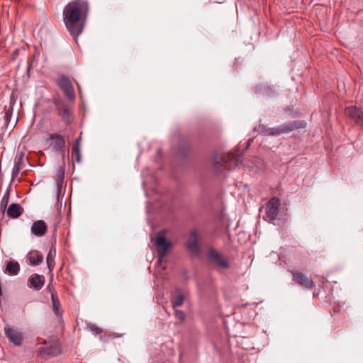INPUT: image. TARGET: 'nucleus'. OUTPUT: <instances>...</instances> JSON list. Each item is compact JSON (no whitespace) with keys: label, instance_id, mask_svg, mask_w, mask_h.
I'll use <instances>...</instances> for the list:
<instances>
[{"label":"nucleus","instance_id":"obj_1","mask_svg":"<svg viewBox=\"0 0 363 363\" xmlns=\"http://www.w3.org/2000/svg\"><path fill=\"white\" fill-rule=\"evenodd\" d=\"M89 11V4L87 0H73L64 7L63 21L74 38H77L83 31Z\"/></svg>","mask_w":363,"mask_h":363},{"label":"nucleus","instance_id":"obj_2","mask_svg":"<svg viewBox=\"0 0 363 363\" xmlns=\"http://www.w3.org/2000/svg\"><path fill=\"white\" fill-rule=\"evenodd\" d=\"M306 122L305 121H294L290 123L281 124L277 127L269 128L265 125H259L257 130L260 134L264 136H278L281 134L289 133L298 129L306 128Z\"/></svg>","mask_w":363,"mask_h":363},{"label":"nucleus","instance_id":"obj_3","mask_svg":"<svg viewBox=\"0 0 363 363\" xmlns=\"http://www.w3.org/2000/svg\"><path fill=\"white\" fill-rule=\"evenodd\" d=\"M241 164V157L235 156V155L232 152L226 155H217L213 160V166L216 169H218L223 166L238 167Z\"/></svg>","mask_w":363,"mask_h":363},{"label":"nucleus","instance_id":"obj_4","mask_svg":"<svg viewBox=\"0 0 363 363\" xmlns=\"http://www.w3.org/2000/svg\"><path fill=\"white\" fill-rule=\"evenodd\" d=\"M4 334L9 342L14 346H21L23 343L24 335L18 328H14L9 325L4 327Z\"/></svg>","mask_w":363,"mask_h":363},{"label":"nucleus","instance_id":"obj_5","mask_svg":"<svg viewBox=\"0 0 363 363\" xmlns=\"http://www.w3.org/2000/svg\"><path fill=\"white\" fill-rule=\"evenodd\" d=\"M208 257L211 262L219 269H228L230 268V264L227 258L216 250H209Z\"/></svg>","mask_w":363,"mask_h":363},{"label":"nucleus","instance_id":"obj_6","mask_svg":"<svg viewBox=\"0 0 363 363\" xmlns=\"http://www.w3.org/2000/svg\"><path fill=\"white\" fill-rule=\"evenodd\" d=\"M155 243L158 247V259L160 262H162L170 247V242L166 240L164 230H161L157 233Z\"/></svg>","mask_w":363,"mask_h":363},{"label":"nucleus","instance_id":"obj_7","mask_svg":"<svg viewBox=\"0 0 363 363\" xmlns=\"http://www.w3.org/2000/svg\"><path fill=\"white\" fill-rule=\"evenodd\" d=\"M280 206V201L276 197L272 198L266 204V218L264 219L272 222L277 219Z\"/></svg>","mask_w":363,"mask_h":363},{"label":"nucleus","instance_id":"obj_8","mask_svg":"<svg viewBox=\"0 0 363 363\" xmlns=\"http://www.w3.org/2000/svg\"><path fill=\"white\" fill-rule=\"evenodd\" d=\"M294 280L301 286L311 290L315 286V284L311 277H307L299 271H292Z\"/></svg>","mask_w":363,"mask_h":363},{"label":"nucleus","instance_id":"obj_9","mask_svg":"<svg viewBox=\"0 0 363 363\" xmlns=\"http://www.w3.org/2000/svg\"><path fill=\"white\" fill-rule=\"evenodd\" d=\"M57 85L62 89L65 94L70 99L75 97L73 86L69 79L65 76L60 77L57 80Z\"/></svg>","mask_w":363,"mask_h":363},{"label":"nucleus","instance_id":"obj_10","mask_svg":"<svg viewBox=\"0 0 363 363\" xmlns=\"http://www.w3.org/2000/svg\"><path fill=\"white\" fill-rule=\"evenodd\" d=\"M47 142H50V145L52 147V150L55 152H61L64 150L65 146V140L64 138L57 133L49 135L46 139Z\"/></svg>","mask_w":363,"mask_h":363},{"label":"nucleus","instance_id":"obj_11","mask_svg":"<svg viewBox=\"0 0 363 363\" xmlns=\"http://www.w3.org/2000/svg\"><path fill=\"white\" fill-rule=\"evenodd\" d=\"M345 114L355 123L363 125V111L357 108L356 106L347 107L345 110Z\"/></svg>","mask_w":363,"mask_h":363},{"label":"nucleus","instance_id":"obj_12","mask_svg":"<svg viewBox=\"0 0 363 363\" xmlns=\"http://www.w3.org/2000/svg\"><path fill=\"white\" fill-rule=\"evenodd\" d=\"M45 284V277L38 274H32L28 280V286L36 291L42 289Z\"/></svg>","mask_w":363,"mask_h":363},{"label":"nucleus","instance_id":"obj_13","mask_svg":"<svg viewBox=\"0 0 363 363\" xmlns=\"http://www.w3.org/2000/svg\"><path fill=\"white\" fill-rule=\"evenodd\" d=\"M47 229L48 227L46 223L43 220H38L33 222L30 231L34 235L37 237H42L46 233Z\"/></svg>","mask_w":363,"mask_h":363},{"label":"nucleus","instance_id":"obj_14","mask_svg":"<svg viewBox=\"0 0 363 363\" xmlns=\"http://www.w3.org/2000/svg\"><path fill=\"white\" fill-rule=\"evenodd\" d=\"M60 352L59 345L57 342L52 344L49 347H41L39 349V353L43 357H52L58 354Z\"/></svg>","mask_w":363,"mask_h":363},{"label":"nucleus","instance_id":"obj_15","mask_svg":"<svg viewBox=\"0 0 363 363\" xmlns=\"http://www.w3.org/2000/svg\"><path fill=\"white\" fill-rule=\"evenodd\" d=\"M24 212L23 208L18 203L10 204L6 210L7 216L12 219L19 218Z\"/></svg>","mask_w":363,"mask_h":363},{"label":"nucleus","instance_id":"obj_16","mask_svg":"<svg viewBox=\"0 0 363 363\" xmlns=\"http://www.w3.org/2000/svg\"><path fill=\"white\" fill-rule=\"evenodd\" d=\"M57 113L62 119L66 122H69V109L67 105L65 104H60L57 105Z\"/></svg>","mask_w":363,"mask_h":363},{"label":"nucleus","instance_id":"obj_17","mask_svg":"<svg viewBox=\"0 0 363 363\" xmlns=\"http://www.w3.org/2000/svg\"><path fill=\"white\" fill-rule=\"evenodd\" d=\"M20 271V265L16 261H9L6 266V272L9 275H17Z\"/></svg>","mask_w":363,"mask_h":363},{"label":"nucleus","instance_id":"obj_18","mask_svg":"<svg viewBox=\"0 0 363 363\" xmlns=\"http://www.w3.org/2000/svg\"><path fill=\"white\" fill-rule=\"evenodd\" d=\"M197 234L196 231H192L190 233V236L189 238V240L186 243L187 248L192 252H197L198 251V246H197Z\"/></svg>","mask_w":363,"mask_h":363},{"label":"nucleus","instance_id":"obj_19","mask_svg":"<svg viewBox=\"0 0 363 363\" xmlns=\"http://www.w3.org/2000/svg\"><path fill=\"white\" fill-rule=\"evenodd\" d=\"M81 138L79 137L74 143L72 145V157L76 162H79L81 161V155L79 150V143H80Z\"/></svg>","mask_w":363,"mask_h":363},{"label":"nucleus","instance_id":"obj_20","mask_svg":"<svg viewBox=\"0 0 363 363\" xmlns=\"http://www.w3.org/2000/svg\"><path fill=\"white\" fill-rule=\"evenodd\" d=\"M28 260L30 265H38L43 262V255L39 252H33L29 254Z\"/></svg>","mask_w":363,"mask_h":363},{"label":"nucleus","instance_id":"obj_21","mask_svg":"<svg viewBox=\"0 0 363 363\" xmlns=\"http://www.w3.org/2000/svg\"><path fill=\"white\" fill-rule=\"evenodd\" d=\"M28 162V158L25 156L24 153H18L14 160V165L21 168L22 169L26 167V163Z\"/></svg>","mask_w":363,"mask_h":363},{"label":"nucleus","instance_id":"obj_22","mask_svg":"<svg viewBox=\"0 0 363 363\" xmlns=\"http://www.w3.org/2000/svg\"><path fill=\"white\" fill-rule=\"evenodd\" d=\"M14 102L11 101L9 105L7 106H6L4 108V124L6 126H8L11 118L12 116L13 113V106Z\"/></svg>","mask_w":363,"mask_h":363},{"label":"nucleus","instance_id":"obj_23","mask_svg":"<svg viewBox=\"0 0 363 363\" xmlns=\"http://www.w3.org/2000/svg\"><path fill=\"white\" fill-rule=\"evenodd\" d=\"M51 299H52V308L56 314V315L60 316L61 315V312L60 311V302L57 298V296L55 293L51 292Z\"/></svg>","mask_w":363,"mask_h":363},{"label":"nucleus","instance_id":"obj_24","mask_svg":"<svg viewBox=\"0 0 363 363\" xmlns=\"http://www.w3.org/2000/svg\"><path fill=\"white\" fill-rule=\"evenodd\" d=\"M54 257H55V255H52V250L51 249L50 250V252H48V254L47 255V258H46L48 267L50 272H52L55 267V262Z\"/></svg>","mask_w":363,"mask_h":363},{"label":"nucleus","instance_id":"obj_25","mask_svg":"<svg viewBox=\"0 0 363 363\" xmlns=\"http://www.w3.org/2000/svg\"><path fill=\"white\" fill-rule=\"evenodd\" d=\"M184 296L182 294L178 293L172 301L174 308L181 306L183 304Z\"/></svg>","mask_w":363,"mask_h":363},{"label":"nucleus","instance_id":"obj_26","mask_svg":"<svg viewBox=\"0 0 363 363\" xmlns=\"http://www.w3.org/2000/svg\"><path fill=\"white\" fill-rule=\"evenodd\" d=\"M9 199V193H6V194H5V195L2 197L1 200L0 208L1 210H3L4 211H5V209L6 208V206L8 205Z\"/></svg>","mask_w":363,"mask_h":363},{"label":"nucleus","instance_id":"obj_27","mask_svg":"<svg viewBox=\"0 0 363 363\" xmlns=\"http://www.w3.org/2000/svg\"><path fill=\"white\" fill-rule=\"evenodd\" d=\"M64 169L63 168L60 167L57 170L56 173V177L57 181V185L60 186V184L62 182L64 179Z\"/></svg>","mask_w":363,"mask_h":363},{"label":"nucleus","instance_id":"obj_28","mask_svg":"<svg viewBox=\"0 0 363 363\" xmlns=\"http://www.w3.org/2000/svg\"><path fill=\"white\" fill-rule=\"evenodd\" d=\"M88 328L91 332H92L95 335L101 334L102 333V329L97 327L95 325H89Z\"/></svg>","mask_w":363,"mask_h":363},{"label":"nucleus","instance_id":"obj_29","mask_svg":"<svg viewBox=\"0 0 363 363\" xmlns=\"http://www.w3.org/2000/svg\"><path fill=\"white\" fill-rule=\"evenodd\" d=\"M22 170L21 168L16 165L13 166V169H12V179H16L18 176V174L20 172V171Z\"/></svg>","mask_w":363,"mask_h":363},{"label":"nucleus","instance_id":"obj_30","mask_svg":"<svg viewBox=\"0 0 363 363\" xmlns=\"http://www.w3.org/2000/svg\"><path fill=\"white\" fill-rule=\"evenodd\" d=\"M175 316L180 321H183L185 318L184 313L180 310H175Z\"/></svg>","mask_w":363,"mask_h":363}]
</instances>
